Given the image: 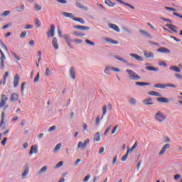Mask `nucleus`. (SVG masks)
Instances as JSON below:
<instances>
[{
	"label": "nucleus",
	"mask_w": 182,
	"mask_h": 182,
	"mask_svg": "<svg viewBox=\"0 0 182 182\" xmlns=\"http://www.w3.org/2000/svg\"><path fill=\"white\" fill-rule=\"evenodd\" d=\"M2 50L8 52V48H6V46L4 44V43L0 41V68L4 70L5 69V61L6 58Z\"/></svg>",
	"instance_id": "f257e3e1"
},
{
	"label": "nucleus",
	"mask_w": 182,
	"mask_h": 182,
	"mask_svg": "<svg viewBox=\"0 0 182 182\" xmlns=\"http://www.w3.org/2000/svg\"><path fill=\"white\" fill-rule=\"evenodd\" d=\"M166 115L160 112L159 111H158L156 115H154V119L159 122H164L166 119Z\"/></svg>",
	"instance_id": "f03ea898"
},
{
	"label": "nucleus",
	"mask_w": 182,
	"mask_h": 182,
	"mask_svg": "<svg viewBox=\"0 0 182 182\" xmlns=\"http://www.w3.org/2000/svg\"><path fill=\"white\" fill-rule=\"evenodd\" d=\"M127 73L129 75V77L132 80H139L141 77L137 75L136 73H134L132 70H127Z\"/></svg>",
	"instance_id": "7ed1b4c3"
},
{
	"label": "nucleus",
	"mask_w": 182,
	"mask_h": 182,
	"mask_svg": "<svg viewBox=\"0 0 182 182\" xmlns=\"http://www.w3.org/2000/svg\"><path fill=\"white\" fill-rule=\"evenodd\" d=\"M90 143V139H87L82 144V141H80L78 142V146H77V149H87V145H88Z\"/></svg>",
	"instance_id": "20e7f679"
},
{
	"label": "nucleus",
	"mask_w": 182,
	"mask_h": 182,
	"mask_svg": "<svg viewBox=\"0 0 182 182\" xmlns=\"http://www.w3.org/2000/svg\"><path fill=\"white\" fill-rule=\"evenodd\" d=\"M111 71L120 72L119 69L115 68L114 67H106L104 72L106 75H111Z\"/></svg>",
	"instance_id": "39448f33"
},
{
	"label": "nucleus",
	"mask_w": 182,
	"mask_h": 182,
	"mask_svg": "<svg viewBox=\"0 0 182 182\" xmlns=\"http://www.w3.org/2000/svg\"><path fill=\"white\" fill-rule=\"evenodd\" d=\"M55 32V26L53 24L50 25V28L47 33L48 38H53L54 33Z\"/></svg>",
	"instance_id": "423d86ee"
},
{
	"label": "nucleus",
	"mask_w": 182,
	"mask_h": 182,
	"mask_svg": "<svg viewBox=\"0 0 182 182\" xmlns=\"http://www.w3.org/2000/svg\"><path fill=\"white\" fill-rule=\"evenodd\" d=\"M66 43L68 45L70 48L74 49L73 46H71L70 42H71V38H70V36H69L68 34H65L63 36Z\"/></svg>",
	"instance_id": "0eeeda50"
},
{
	"label": "nucleus",
	"mask_w": 182,
	"mask_h": 182,
	"mask_svg": "<svg viewBox=\"0 0 182 182\" xmlns=\"http://www.w3.org/2000/svg\"><path fill=\"white\" fill-rule=\"evenodd\" d=\"M7 101H8V97L6 96L5 95H2L1 100L0 101V108L4 107Z\"/></svg>",
	"instance_id": "6e6552de"
},
{
	"label": "nucleus",
	"mask_w": 182,
	"mask_h": 182,
	"mask_svg": "<svg viewBox=\"0 0 182 182\" xmlns=\"http://www.w3.org/2000/svg\"><path fill=\"white\" fill-rule=\"evenodd\" d=\"M19 95L17 93H12L10 97V100L12 102H16L18 101Z\"/></svg>",
	"instance_id": "1a4fd4ad"
},
{
	"label": "nucleus",
	"mask_w": 182,
	"mask_h": 182,
	"mask_svg": "<svg viewBox=\"0 0 182 182\" xmlns=\"http://www.w3.org/2000/svg\"><path fill=\"white\" fill-rule=\"evenodd\" d=\"M4 119H5V112H1V121H0V128L5 129L6 123H5Z\"/></svg>",
	"instance_id": "9d476101"
},
{
	"label": "nucleus",
	"mask_w": 182,
	"mask_h": 182,
	"mask_svg": "<svg viewBox=\"0 0 182 182\" xmlns=\"http://www.w3.org/2000/svg\"><path fill=\"white\" fill-rule=\"evenodd\" d=\"M73 28H75L77 30H80V31H89L90 30L89 26H81V25L74 26Z\"/></svg>",
	"instance_id": "9b49d317"
},
{
	"label": "nucleus",
	"mask_w": 182,
	"mask_h": 182,
	"mask_svg": "<svg viewBox=\"0 0 182 182\" xmlns=\"http://www.w3.org/2000/svg\"><path fill=\"white\" fill-rule=\"evenodd\" d=\"M108 27L109 28H112L113 31H115L117 33H119L120 30L117 25L113 24V23H109Z\"/></svg>",
	"instance_id": "f8f14e48"
},
{
	"label": "nucleus",
	"mask_w": 182,
	"mask_h": 182,
	"mask_svg": "<svg viewBox=\"0 0 182 182\" xmlns=\"http://www.w3.org/2000/svg\"><path fill=\"white\" fill-rule=\"evenodd\" d=\"M29 172H30L29 166H28V165H26L25 170H24L23 173L21 175V178H26V176L29 174Z\"/></svg>",
	"instance_id": "ddd939ff"
},
{
	"label": "nucleus",
	"mask_w": 182,
	"mask_h": 182,
	"mask_svg": "<svg viewBox=\"0 0 182 182\" xmlns=\"http://www.w3.org/2000/svg\"><path fill=\"white\" fill-rule=\"evenodd\" d=\"M19 80H20L19 75H18V74H16V75L14 76V87H17V86H18Z\"/></svg>",
	"instance_id": "4468645a"
},
{
	"label": "nucleus",
	"mask_w": 182,
	"mask_h": 182,
	"mask_svg": "<svg viewBox=\"0 0 182 182\" xmlns=\"http://www.w3.org/2000/svg\"><path fill=\"white\" fill-rule=\"evenodd\" d=\"M70 76H71L73 80H75V69L74 67H71L69 70Z\"/></svg>",
	"instance_id": "2eb2a0df"
},
{
	"label": "nucleus",
	"mask_w": 182,
	"mask_h": 182,
	"mask_svg": "<svg viewBox=\"0 0 182 182\" xmlns=\"http://www.w3.org/2000/svg\"><path fill=\"white\" fill-rule=\"evenodd\" d=\"M130 57L134 58L135 60L141 62L142 60H144V59L139 55L137 54H134V53H130L129 54Z\"/></svg>",
	"instance_id": "dca6fc26"
},
{
	"label": "nucleus",
	"mask_w": 182,
	"mask_h": 182,
	"mask_svg": "<svg viewBox=\"0 0 182 182\" xmlns=\"http://www.w3.org/2000/svg\"><path fill=\"white\" fill-rule=\"evenodd\" d=\"M167 149H170V144H165L163 148H161V151L159 152V156H161L164 154V152H166Z\"/></svg>",
	"instance_id": "f3484780"
},
{
	"label": "nucleus",
	"mask_w": 182,
	"mask_h": 182,
	"mask_svg": "<svg viewBox=\"0 0 182 182\" xmlns=\"http://www.w3.org/2000/svg\"><path fill=\"white\" fill-rule=\"evenodd\" d=\"M144 56L146 58H154V54L152 52L144 51Z\"/></svg>",
	"instance_id": "a211bd4d"
},
{
	"label": "nucleus",
	"mask_w": 182,
	"mask_h": 182,
	"mask_svg": "<svg viewBox=\"0 0 182 182\" xmlns=\"http://www.w3.org/2000/svg\"><path fill=\"white\" fill-rule=\"evenodd\" d=\"M34 154H37L38 153V146L34 145L32 146L31 148V150L29 151V154L32 155Z\"/></svg>",
	"instance_id": "6ab92c4d"
},
{
	"label": "nucleus",
	"mask_w": 182,
	"mask_h": 182,
	"mask_svg": "<svg viewBox=\"0 0 182 182\" xmlns=\"http://www.w3.org/2000/svg\"><path fill=\"white\" fill-rule=\"evenodd\" d=\"M143 104L145 105H153V101L151 97L144 100H143Z\"/></svg>",
	"instance_id": "aec40b11"
},
{
	"label": "nucleus",
	"mask_w": 182,
	"mask_h": 182,
	"mask_svg": "<svg viewBox=\"0 0 182 182\" xmlns=\"http://www.w3.org/2000/svg\"><path fill=\"white\" fill-rule=\"evenodd\" d=\"M167 27H168V28L173 31L175 33H178V28L176 26L168 24L167 25Z\"/></svg>",
	"instance_id": "412c9836"
},
{
	"label": "nucleus",
	"mask_w": 182,
	"mask_h": 182,
	"mask_svg": "<svg viewBox=\"0 0 182 182\" xmlns=\"http://www.w3.org/2000/svg\"><path fill=\"white\" fill-rule=\"evenodd\" d=\"M157 102H161V103H168L169 102V100H168L166 97H158L156 99Z\"/></svg>",
	"instance_id": "4be33fe9"
},
{
	"label": "nucleus",
	"mask_w": 182,
	"mask_h": 182,
	"mask_svg": "<svg viewBox=\"0 0 182 182\" xmlns=\"http://www.w3.org/2000/svg\"><path fill=\"white\" fill-rule=\"evenodd\" d=\"M105 41H106V42H108L110 44H113V45H118V43H119V42L117 41L112 40L110 38H106Z\"/></svg>",
	"instance_id": "5701e85b"
},
{
	"label": "nucleus",
	"mask_w": 182,
	"mask_h": 182,
	"mask_svg": "<svg viewBox=\"0 0 182 182\" xmlns=\"http://www.w3.org/2000/svg\"><path fill=\"white\" fill-rule=\"evenodd\" d=\"M116 1L117 2H119V4L124 5L125 6L129 7L131 9H133V10L134 9V7L129 4L125 3V2L122 1V0H116Z\"/></svg>",
	"instance_id": "b1692460"
},
{
	"label": "nucleus",
	"mask_w": 182,
	"mask_h": 182,
	"mask_svg": "<svg viewBox=\"0 0 182 182\" xmlns=\"http://www.w3.org/2000/svg\"><path fill=\"white\" fill-rule=\"evenodd\" d=\"M116 1L117 2H119V4L124 5L125 6L129 7L131 9H133V10L134 9V7L129 4L125 3V2L122 1V0H116Z\"/></svg>",
	"instance_id": "393cba45"
},
{
	"label": "nucleus",
	"mask_w": 182,
	"mask_h": 182,
	"mask_svg": "<svg viewBox=\"0 0 182 182\" xmlns=\"http://www.w3.org/2000/svg\"><path fill=\"white\" fill-rule=\"evenodd\" d=\"M157 51L159 53H170V50L164 47L160 48L157 50Z\"/></svg>",
	"instance_id": "a878e982"
},
{
	"label": "nucleus",
	"mask_w": 182,
	"mask_h": 182,
	"mask_svg": "<svg viewBox=\"0 0 182 182\" xmlns=\"http://www.w3.org/2000/svg\"><path fill=\"white\" fill-rule=\"evenodd\" d=\"M53 46L55 50L59 49V45L58 44L56 37H54L53 39Z\"/></svg>",
	"instance_id": "bb28decb"
},
{
	"label": "nucleus",
	"mask_w": 182,
	"mask_h": 182,
	"mask_svg": "<svg viewBox=\"0 0 182 182\" xmlns=\"http://www.w3.org/2000/svg\"><path fill=\"white\" fill-rule=\"evenodd\" d=\"M62 14H63V16H64L66 18H72V19L75 18V17H74V15L72 13L64 12V13H62Z\"/></svg>",
	"instance_id": "cd10ccee"
},
{
	"label": "nucleus",
	"mask_w": 182,
	"mask_h": 182,
	"mask_svg": "<svg viewBox=\"0 0 182 182\" xmlns=\"http://www.w3.org/2000/svg\"><path fill=\"white\" fill-rule=\"evenodd\" d=\"M139 33H142L144 36H146L148 38H151V35L149 34L147 31H144L143 30H139Z\"/></svg>",
	"instance_id": "c85d7f7f"
},
{
	"label": "nucleus",
	"mask_w": 182,
	"mask_h": 182,
	"mask_svg": "<svg viewBox=\"0 0 182 182\" xmlns=\"http://www.w3.org/2000/svg\"><path fill=\"white\" fill-rule=\"evenodd\" d=\"M100 139H101V138H100V132H97V133H95V136H94V141H97V142H100Z\"/></svg>",
	"instance_id": "c756f323"
},
{
	"label": "nucleus",
	"mask_w": 182,
	"mask_h": 182,
	"mask_svg": "<svg viewBox=\"0 0 182 182\" xmlns=\"http://www.w3.org/2000/svg\"><path fill=\"white\" fill-rule=\"evenodd\" d=\"M145 69L146 70L154 71V72H158L159 71V68H155V67H151V66L146 67Z\"/></svg>",
	"instance_id": "7c9ffc66"
},
{
	"label": "nucleus",
	"mask_w": 182,
	"mask_h": 182,
	"mask_svg": "<svg viewBox=\"0 0 182 182\" xmlns=\"http://www.w3.org/2000/svg\"><path fill=\"white\" fill-rule=\"evenodd\" d=\"M135 85L137 86H149L151 84L148 82H136Z\"/></svg>",
	"instance_id": "2f4dec72"
},
{
	"label": "nucleus",
	"mask_w": 182,
	"mask_h": 182,
	"mask_svg": "<svg viewBox=\"0 0 182 182\" xmlns=\"http://www.w3.org/2000/svg\"><path fill=\"white\" fill-rule=\"evenodd\" d=\"M149 95L151 96L161 97V94L156 91H151L150 92H149Z\"/></svg>",
	"instance_id": "473e14b6"
},
{
	"label": "nucleus",
	"mask_w": 182,
	"mask_h": 182,
	"mask_svg": "<svg viewBox=\"0 0 182 182\" xmlns=\"http://www.w3.org/2000/svg\"><path fill=\"white\" fill-rule=\"evenodd\" d=\"M169 70H171L173 72H176V73H180L181 72L180 68H178V67H176V66L169 67Z\"/></svg>",
	"instance_id": "72a5a7b5"
},
{
	"label": "nucleus",
	"mask_w": 182,
	"mask_h": 182,
	"mask_svg": "<svg viewBox=\"0 0 182 182\" xmlns=\"http://www.w3.org/2000/svg\"><path fill=\"white\" fill-rule=\"evenodd\" d=\"M154 87L159 89H166V85L164 84H154Z\"/></svg>",
	"instance_id": "f704fd0d"
},
{
	"label": "nucleus",
	"mask_w": 182,
	"mask_h": 182,
	"mask_svg": "<svg viewBox=\"0 0 182 182\" xmlns=\"http://www.w3.org/2000/svg\"><path fill=\"white\" fill-rule=\"evenodd\" d=\"M73 21H78L79 23H80L81 24H85V21L83 18H73Z\"/></svg>",
	"instance_id": "c9c22d12"
},
{
	"label": "nucleus",
	"mask_w": 182,
	"mask_h": 182,
	"mask_svg": "<svg viewBox=\"0 0 182 182\" xmlns=\"http://www.w3.org/2000/svg\"><path fill=\"white\" fill-rule=\"evenodd\" d=\"M105 4H107V6L110 7H113L115 6V4L112 2L110 0H105Z\"/></svg>",
	"instance_id": "e433bc0d"
},
{
	"label": "nucleus",
	"mask_w": 182,
	"mask_h": 182,
	"mask_svg": "<svg viewBox=\"0 0 182 182\" xmlns=\"http://www.w3.org/2000/svg\"><path fill=\"white\" fill-rule=\"evenodd\" d=\"M129 149H127V154H125V155H124L123 157L121 158V160L122 161H126L127 156H129Z\"/></svg>",
	"instance_id": "4c0bfd02"
},
{
	"label": "nucleus",
	"mask_w": 182,
	"mask_h": 182,
	"mask_svg": "<svg viewBox=\"0 0 182 182\" xmlns=\"http://www.w3.org/2000/svg\"><path fill=\"white\" fill-rule=\"evenodd\" d=\"M46 171H48V166H45L42 167L41 170H40V171H38V174H41V173H46Z\"/></svg>",
	"instance_id": "58836bf2"
},
{
	"label": "nucleus",
	"mask_w": 182,
	"mask_h": 182,
	"mask_svg": "<svg viewBox=\"0 0 182 182\" xmlns=\"http://www.w3.org/2000/svg\"><path fill=\"white\" fill-rule=\"evenodd\" d=\"M115 58L117 60H119L120 62H122V63H127V60L125 58H124L115 56Z\"/></svg>",
	"instance_id": "ea45409f"
},
{
	"label": "nucleus",
	"mask_w": 182,
	"mask_h": 182,
	"mask_svg": "<svg viewBox=\"0 0 182 182\" xmlns=\"http://www.w3.org/2000/svg\"><path fill=\"white\" fill-rule=\"evenodd\" d=\"M25 7H24V5L23 4H21V7H16V11L18 12H23V10H24Z\"/></svg>",
	"instance_id": "a19ab883"
},
{
	"label": "nucleus",
	"mask_w": 182,
	"mask_h": 182,
	"mask_svg": "<svg viewBox=\"0 0 182 182\" xmlns=\"http://www.w3.org/2000/svg\"><path fill=\"white\" fill-rule=\"evenodd\" d=\"M11 56H13L14 58H16V60H17L18 61H20L21 58H19L18 55H17L14 52L11 51Z\"/></svg>",
	"instance_id": "79ce46f5"
},
{
	"label": "nucleus",
	"mask_w": 182,
	"mask_h": 182,
	"mask_svg": "<svg viewBox=\"0 0 182 182\" xmlns=\"http://www.w3.org/2000/svg\"><path fill=\"white\" fill-rule=\"evenodd\" d=\"M107 105H105L102 107V116H105V114H107Z\"/></svg>",
	"instance_id": "37998d69"
},
{
	"label": "nucleus",
	"mask_w": 182,
	"mask_h": 182,
	"mask_svg": "<svg viewBox=\"0 0 182 182\" xmlns=\"http://www.w3.org/2000/svg\"><path fill=\"white\" fill-rule=\"evenodd\" d=\"M158 64L159 65V66H164V67H167V64L166 62L163 61V60H159L158 62Z\"/></svg>",
	"instance_id": "c03bdc74"
},
{
	"label": "nucleus",
	"mask_w": 182,
	"mask_h": 182,
	"mask_svg": "<svg viewBox=\"0 0 182 182\" xmlns=\"http://www.w3.org/2000/svg\"><path fill=\"white\" fill-rule=\"evenodd\" d=\"M61 147V144H58L54 149V152L59 151Z\"/></svg>",
	"instance_id": "a18cd8bd"
},
{
	"label": "nucleus",
	"mask_w": 182,
	"mask_h": 182,
	"mask_svg": "<svg viewBox=\"0 0 182 182\" xmlns=\"http://www.w3.org/2000/svg\"><path fill=\"white\" fill-rule=\"evenodd\" d=\"M117 159H118V156H117V155H116L115 156H114L113 160H112V166H115L116 164H117Z\"/></svg>",
	"instance_id": "49530a36"
},
{
	"label": "nucleus",
	"mask_w": 182,
	"mask_h": 182,
	"mask_svg": "<svg viewBox=\"0 0 182 182\" xmlns=\"http://www.w3.org/2000/svg\"><path fill=\"white\" fill-rule=\"evenodd\" d=\"M36 26L37 28L41 27V22L38 18H36Z\"/></svg>",
	"instance_id": "de8ad7c7"
},
{
	"label": "nucleus",
	"mask_w": 182,
	"mask_h": 182,
	"mask_svg": "<svg viewBox=\"0 0 182 182\" xmlns=\"http://www.w3.org/2000/svg\"><path fill=\"white\" fill-rule=\"evenodd\" d=\"M112 126H109L108 128L106 129L105 133H104V136H107L109 132H110Z\"/></svg>",
	"instance_id": "09e8293b"
},
{
	"label": "nucleus",
	"mask_w": 182,
	"mask_h": 182,
	"mask_svg": "<svg viewBox=\"0 0 182 182\" xmlns=\"http://www.w3.org/2000/svg\"><path fill=\"white\" fill-rule=\"evenodd\" d=\"M39 78H40V74L39 73H37V75L34 78V82H38L39 81Z\"/></svg>",
	"instance_id": "8fccbe9b"
},
{
	"label": "nucleus",
	"mask_w": 182,
	"mask_h": 182,
	"mask_svg": "<svg viewBox=\"0 0 182 182\" xmlns=\"http://www.w3.org/2000/svg\"><path fill=\"white\" fill-rule=\"evenodd\" d=\"M166 87H173V88H176L177 87V85H174V84H166L165 85Z\"/></svg>",
	"instance_id": "3c124183"
},
{
	"label": "nucleus",
	"mask_w": 182,
	"mask_h": 182,
	"mask_svg": "<svg viewBox=\"0 0 182 182\" xmlns=\"http://www.w3.org/2000/svg\"><path fill=\"white\" fill-rule=\"evenodd\" d=\"M63 166V161H60L58 163L57 165H55V168H59Z\"/></svg>",
	"instance_id": "603ef678"
},
{
	"label": "nucleus",
	"mask_w": 182,
	"mask_h": 182,
	"mask_svg": "<svg viewBox=\"0 0 182 182\" xmlns=\"http://www.w3.org/2000/svg\"><path fill=\"white\" fill-rule=\"evenodd\" d=\"M25 85H26V82H23L21 83V91L22 93L24 92V87H25Z\"/></svg>",
	"instance_id": "864d4df0"
},
{
	"label": "nucleus",
	"mask_w": 182,
	"mask_h": 182,
	"mask_svg": "<svg viewBox=\"0 0 182 182\" xmlns=\"http://www.w3.org/2000/svg\"><path fill=\"white\" fill-rule=\"evenodd\" d=\"M129 103L131 105H136V100L135 99H134V98H131L129 100Z\"/></svg>",
	"instance_id": "5fc2aeb1"
},
{
	"label": "nucleus",
	"mask_w": 182,
	"mask_h": 182,
	"mask_svg": "<svg viewBox=\"0 0 182 182\" xmlns=\"http://www.w3.org/2000/svg\"><path fill=\"white\" fill-rule=\"evenodd\" d=\"M35 9L37 11H39L42 9V7L41 6H39L38 4H35Z\"/></svg>",
	"instance_id": "6e6d98bb"
},
{
	"label": "nucleus",
	"mask_w": 182,
	"mask_h": 182,
	"mask_svg": "<svg viewBox=\"0 0 182 182\" xmlns=\"http://www.w3.org/2000/svg\"><path fill=\"white\" fill-rule=\"evenodd\" d=\"M32 28H33V25H30V24L26 25V27H25L26 30H30V29H32Z\"/></svg>",
	"instance_id": "4d7b16f0"
},
{
	"label": "nucleus",
	"mask_w": 182,
	"mask_h": 182,
	"mask_svg": "<svg viewBox=\"0 0 182 182\" xmlns=\"http://www.w3.org/2000/svg\"><path fill=\"white\" fill-rule=\"evenodd\" d=\"M90 178V175L88 174V175H87V176H85V178H84L83 181L84 182H88Z\"/></svg>",
	"instance_id": "13d9d810"
},
{
	"label": "nucleus",
	"mask_w": 182,
	"mask_h": 182,
	"mask_svg": "<svg viewBox=\"0 0 182 182\" xmlns=\"http://www.w3.org/2000/svg\"><path fill=\"white\" fill-rule=\"evenodd\" d=\"M26 34H27L26 31H22L21 33L20 38H24L25 36H26Z\"/></svg>",
	"instance_id": "bf43d9fd"
},
{
	"label": "nucleus",
	"mask_w": 182,
	"mask_h": 182,
	"mask_svg": "<svg viewBox=\"0 0 182 182\" xmlns=\"http://www.w3.org/2000/svg\"><path fill=\"white\" fill-rule=\"evenodd\" d=\"M73 42H75V44H81L82 43V41L80 39H75L73 40Z\"/></svg>",
	"instance_id": "052dcab7"
},
{
	"label": "nucleus",
	"mask_w": 182,
	"mask_h": 182,
	"mask_svg": "<svg viewBox=\"0 0 182 182\" xmlns=\"http://www.w3.org/2000/svg\"><path fill=\"white\" fill-rule=\"evenodd\" d=\"M73 35L75 36H85V34H82V33H79L78 32H75V33H73Z\"/></svg>",
	"instance_id": "680f3d73"
},
{
	"label": "nucleus",
	"mask_w": 182,
	"mask_h": 182,
	"mask_svg": "<svg viewBox=\"0 0 182 182\" xmlns=\"http://www.w3.org/2000/svg\"><path fill=\"white\" fill-rule=\"evenodd\" d=\"M6 78H3V79L0 81V85H6Z\"/></svg>",
	"instance_id": "e2e57ef3"
},
{
	"label": "nucleus",
	"mask_w": 182,
	"mask_h": 182,
	"mask_svg": "<svg viewBox=\"0 0 182 182\" xmlns=\"http://www.w3.org/2000/svg\"><path fill=\"white\" fill-rule=\"evenodd\" d=\"M9 14H10V11L6 10V11H4L2 15H3V16H6L9 15Z\"/></svg>",
	"instance_id": "0e129e2a"
},
{
	"label": "nucleus",
	"mask_w": 182,
	"mask_h": 182,
	"mask_svg": "<svg viewBox=\"0 0 182 182\" xmlns=\"http://www.w3.org/2000/svg\"><path fill=\"white\" fill-rule=\"evenodd\" d=\"M181 178V176L180 174H176L174 176V180L175 181H178V179H180Z\"/></svg>",
	"instance_id": "69168bd1"
},
{
	"label": "nucleus",
	"mask_w": 182,
	"mask_h": 182,
	"mask_svg": "<svg viewBox=\"0 0 182 182\" xmlns=\"http://www.w3.org/2000/svg\"><path fill=\"white\" fill-rule=\"evenodd\" d=\"M85 42L87 45H91V46H94L95 43H92V41H90V40H85Z\"/></svg>",
	"instance_id": "338daca9"
},
{
	"label": "nucleus",
	"mask_w": 182,
	"mask_h": 182,
	"mask_svg": "<svg viewBox=\"0 0 182 182\" xmlns=\"http://www.w3.org/2000/svg\"><path fill=\"white\" fill-rule=\"evenodd\" d=\"M50 75V71L49 68H47L46 70V75L49 76Z\"/></svg>",
	"instance_id": "774afa93"
}]
</instances>
